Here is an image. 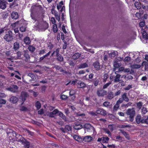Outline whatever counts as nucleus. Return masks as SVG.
Returning a JSON list of instances; mask_svg holds the SVG:
<instances>
[{
	"label": "nucleus",
	"mask_w": 148,
	"mask_h": 148,
	"mask_svg": "<svg viewBox=\"0 0 148 148\" xmlns=\"http://www.w3.org/2000/svg\"><path fill=\"white\" fill-rule=\"evenodd\" d=\"M24 41L25 44L27 45H29L30 44L31 40L30 38L28 36H26L24 39Z\"/></svg>",
	"instance_id": "nucleus-27"
},
{
	"label": "nucleus",
	"mask_w": 148,
	"mask_h": 148,
	"mask_svg": "<svg viewBox=\"0 0 148 148\" xmlns=\"http://www.w3.org/2000/svg\"><path fill=\"white\" fill-rule=\"evenodd\" d=\"M3 39L7 42H10L13 39V33L12 31L9 30L6 33L3 37Z\"/></svg>",
	"instance_id": "nucleus-1"
},
{
	"label": "nucleus",
	"mask_w": 148,
	"mask_h": 148,
	"mask_svg": "<svg viewBox=\"0 0 148 148\" xmlns=\"http://www.w3.org/2000/svg\"><path fill=\"white\" fill-rule=\"evenodd\" d=\"M132 88V85H129L127 87H126L124 88V90H128Z\"/></svg>",
	"instance_id": "nucleus-64"
},
{
	"label": "nucleus",
	"mask_w": 148,
	"mask_h": 148,
	"mask_svg": "<svg viewBox=\"0 0 148 148\" xmlns=\"http://www.w3.org/2000/svg\"><path fill=\"white\" fill-rule=\"evenodd\" d=\"M145 25V22L144 21L140 22L139 23V26L140 27H143Z\"/></svg>",
	"instance_id": "nucleus-62"
},
{
	"label": "nucleus",
	"mask_w": 148,
	"mask_h": 148,
	"mask_svg": "<svg viewBox=\"0 0 148 148\" xmlns=\"http://www.w3.org/2000/svg\"><path fill=\"white\" fill-rule=\"evenodd\" d=\"M46 50L44 49H41L39 51V55L43 54L45 53Z\"/></svg>",
	"instance_id": "nucleus-61"
},
{
	"label": "nucleus",
	"mask_w": 148,
	"mask_h": 148,
	"mask_svg": "<svg viewBox=\"0 0 148 148\" xmlns=\"http://www.w3.org/2000/svg\"><path fill=\"white\" fill-rule=\"evenodd\" d=\"M73 137L75 140L78 142L81 143L83 141V138L81 136H78L77 135H74Z\"/></svg>",
	"instance_id": "nucleus-17"
},
{
	"label": "nucleus",
	"mask_w": 148,
	"mask_h": 148,
	"mask_svg": "<svg viewBox=\"0 0 148 148\" xmlns=\"http://www.w3.org/2000/svg\"><path fill=\"white\" fill-rule=\"evenodd\" d=\"M13 134L14 136H15L16 137V140L18 142H21L22 140L24 138L21 135L18 134L15 132L13 131Z\"/></svg>",
	"instance_id": "nucleus-4"
},
{
	"label": "nucleus",
	"mask_w": 148,
	"mask_h": 148,
	"mask_svg": "<svg viewBox=\"0 0 148 148\" xmlns=\"http://www.w3.org/2000/svg\"><path fill=\"white\" fill-rule=\"evenodd\" d=\"M96 113L97 114H100L104 116L106 115L107 114L106 111L101 108H98L96 110Z\"/></svg>",
	"instance_id": "nucleus-8"
},
{
	"label": "nucleus",
	"mask_w": 148,
	"mask_h": 148,
	"mask_svg": "<svg viewBox=\"0 0 148 148\" xmlns=\"http://www.w3.org/2000/svg\"><path fill=\"white\" fill-rule=\"evenodd\" d=\"M18 87L16 85H13L12 86H10L7 88L8 90L13 93L17 92L18 89Z\"/></svg>",
	"instance_id": "nucleus-3"
},
{
	"label": "nucleus",
	"mask_w": 148,
	"mask_h": 148,
	"mask_svg": "<svg viewBox=\"0 0 148 148\" xmlns=\"http://www.w3.org/2000/svg\"><path fill=\"white\" fill-rule=\"evenodd\" d=\"M135 6L138 9H140L141 8L140 3L136 2L134 3Z\"/></svg>",
	"instance_id": "nucleus-43"
},
{
	"label": "nucleus",
	"mask_w": 148,
	"mask_h": 148,
	"mask_svg": "<svg viewBox=\"0 0 148 148\" xmlns=\"http://www.w3.org/2000/svg\"><path fill=\"white\" fill-rule=\"evenodd\" d=\"M56 57L58 61L60 62H62L63 61V58L60 54L56 56Z\"/></svg>",
	"instance_id": "nucleus-35"
},
{
	"label": "nucleus",
	"mask_w": 148,
	"mask_h": 148,
	"mask_svg": "<svg viewBox=\"0 0 148 148\" xmlns=\"http://www.w3.org/2000/svg\"><path fill=\"white\" fill-rule=\"evenodd\" d=\"M120 131L127 139L129 140L130 139L129 134L126 132L121 130H120Z\"/></svg>",
	"instance_id": "nucleus-22"
},
{
	"label": "nucleus",
	"mask_w": 148,
	"mask_h": 148,
	"mask_svg": "<svg viewBox=\"0 0 148 148\" xmlns=\"http://www.w3.org/2000/svg\"><path fill=\"white\" fill-rule=\"evenodd\" d=\"M121 76L120 75L116 74L114 79V82H119L120 81V79Z\"/></svg>",
	"instance_id": "nucleus-33"
},
{
	"label": "nucleus",
	"mask_w": 148,
	"mask_h": 148,
	"mask_svg": "<svg viewBox=\"0 0 148 148\" xmlns=\"http://www.w3.org/2000/svg\"><path fill=\"white\" fill-rule=\"evenodd\" d=\"M35 106L37 110H39L40 108L41 107V104L39 101H37L36 102L35 104Z\"/></svg>",
	"instance_id": "nucleus-38"
},
{
	"label": "nucleus",
	"mask_w": 148,
	"mask_h": 148,
	"mask_svg": "<svg viewBox=\"0 0 148 148\" xmlns=\"http://www.w3.org/2000/svg\"><path fill=\"white\" fill-rule=\"evenodd\" d=\"M42 28L46 30L49 27V24L46 21L43 22L42 23Z\"/></svg>",
	"instance_id": "nucleus-30"
},
{
	"label": "nucleus",
	"mask_w": 148,
	"mask_h": 148,
	"mask_svg": "<svg viewBox=\"0 0 148 148\" xmlns=\"http://www.w3.org/2000/svg\"><path fill=\"white\" fill-rule=\"evenodd\" d=\"M92 140V137L90 136H87L83 137V141L86 142H90Z\"/></svg>",
	"instance_id": "nucleus-11"
},
{
	"label": "nucleus",
	"mask_w": 148,
	"mask_h": 148,
	"mask_svg": "<svg viewBox=\"0 0 148 148\" xmlns=\"http://www.w3.org/2000/svg\"><path fill=\"white\" fill-rule=\"evenodd\" d=\"M100 82V79L99 78H97L94 79L92 81L94 86H97L99 84Z\"/></svg>",
	"instance_id": "nucleus-18"
},
{
	"label": "nucleus",
	"mask_w": 148,
	"mask_h": 148,
	"mask_svg": "<svg viewBox=\"0 0 148 148\" xmlns=\"http://www.w3.org/2000/svg\"><path fill=\"white\" fill-rule=\"evenodd\" d=\"M132 68L134 69H138L140 68L141 67V66L139 64H134L132 66Z\"/></svg>",
	"instance_id": "nucleus-51"
},
{
	"label": "nucleus",
	"mask_w": 148,
	"mask_h": 148,
	"mask_svg": "<svg viewBox=\"0 0 148 148\" xmlns=\"http://www.w3.org/2000/svg\"><path fill=\"white\" fill-rule=\"evenodd\" d=\"M55 6L54 5H53L52 7V9L51 10V13L52 14H54L55 11H56V10H55Z\"/></svg>",
	"instance_id": "nucleus-59"
},
{
	"label": "nucleus",
	"mask_w": 148,
	"mask_h": 148,
	"mask_svg": "<svg viewBox=\"0 0 148 148\" xmlns=\"http://www.w3.org/2000/svg\"><path fill=\"white\" fill-rule=\"evenodd\" d=\"M122 98L123 101L126 102H128L129 99L127 96V94L126 93H124L121 96Z\"/></svg>",
	"instance_id": "nucleus-25"
},
{
	"label": "nucleus",
	"mask_w": 148,
	"mask_h": 148,
	"mask_svg": "<svg viewBox=\"0 0 148 148\" xmlns=\"http://www.w3.org/2000/svg\"><path fill=\"white\" fill-rule=\"evenodd\" d=\"M28 94L26 92H23L21 93V97L23 103L24 102L26 99Z\"/></svg>",
	"instance_id": "nucleus-12"
},
{
	"label": "nucleus",
	"mask_w": 148,
	"mask_h": 148,
	"mask_svg": "<svg viewBox=\"0 0 148 148\" xmlns=\"http://www.w3.org/2000/svg\"><path fill=\"white\" fill-rule=\"evenodd\" d=\"M56 17V18L58 21H59L60 20V14H58V12L56 11H55L54 14Z\"/></svg>",
	"instance_id": "nucleus-31"
},
{
	"label": "nucleus",
	"mask_w": 148,
	"mask_h": 148,
	"mask_svg": "<svg viewBox=\"0 0 148 148\" xmlns=\"http://www.w3.org/2000/svg\"><path fill=\"white\" fill-rule=\"evenodd\" d=\"M82 125L80 123L78 122V121L75 122V125L74 127V128L75 129L79 130L82 128Z\"/></svg>",
	"instance_id": "nucleus-14"
},
{
	"label": "nucleus",
	"mask_w": 148,
	"mask_h": 148,
	"mask_svg": "<svg viewBox=\"0 0 148 148\" xmlns=\"http://www.w3.org/2000/svg\"><path fill=\"white\" fill-rule=\"evenodd\" d=\"M58 115L65 121H67V118L66 117L65 115L62 112H60Z\"/></svg>",
	"instance_id": "nucleus-26"
},
{
	"label": "nucleus",
	"mask_w": 148,
	"mask_h": 148,
	"mask_svg": "<svg viewBox=\"0 0 148 148\" xmlns=\"http://www.w3.org/2000/svg\"><path fill=\"white\" fill-rule=\"evenodd\" d=\"M60 112V111H59L58 110L55 109L52 112L53 113L52 114H53L54 115H55L57 114H58Z\"/></svg>",
	"instance_id": "nucleus-56"
},
{
	"label": "nucleus",
	"mask_w": 148,
	"mask_h": 148,
	"mask_svg": "<svg viewBox=\"0 0 148 148\" xmlns=\"http://www.w3.org/2000/svg\"><path fill=\"white\" fill-rule=\"evenodd\" d=\"M135 112L134 110L132 109H129L127 110V114L129 115V120L131 121H133L134 120V117L135 116Z\"/></svg>",
	"instance_id": "nucleus-2"
},
{
	"label": "nucleus",
	"mask_w": 148,
	"mask_h": 148,
	"mask_svg": "<svg viewBox=\"0 0 148 148\" xmlns=\"http://www.w3.org/2000/svg\"><path fill=\"white\" fill-rule=\"evenodd\" d=\"M20 110L23 111H26L27 110V109L25 106H22Z\"/></svg>",
	"instance_id": "nucleus-54"
},
{
	"label": "nucleus",
	"mask_w": 148,
	"mask_h": 148,
	"mask_svg": "<svg viewBox=\"0 0 148 148\" xmlns=\"http://www.w3.org/2000/svg\"><path fill=\"white\" fill-rule=\"evenodd\" d=\"M22 144L24 145L25 147L29 148L30 147V142L24 138L21 142Z\"/></svg>",
	"instance_id": "nucleus-10"
},
{
	"label": "nucleus",
	"mask_w": 148,
	"mask_h": 148,
	"mask_svg": "<svg viewBox=\"0 0 148 148\" xmlns=\"http://www.w3.org/2000/svg\"><path fill=\"white\" fill-rule=\"evenodd\" d=\"M110 102L108 101H106L103 103V106H104L107 107L110 106Z\"/></svg>",
	"instance_id": "nucleus-46"
},
{
	"label": "nucleus",
	"mask_w": 148,
	"mask_h": 148,
	"mask_svg": "<svg viewBox=\"0 0 148 148\" xmlns=\"http://www.w3.org/2000/svg\"><path fill=\"white\" fill-rule=\"evenodd\" d=\"M56 69L60 72L64 71V70L62 68L59 66L57 65L55 66Z\"/></svg>",
	"instance_id": "nucleus-40"
},
{
	"label": "nucleus",
	"mask_w": 148,
	"mask_h": 148,
	"mask_svg": "<svg viewBox=\"0 0 148 148\" xmlns=\"http://www.w3.org/2000/svg\"><path fill=\"white\" fill-rule=\"evenodd\" d=\"M77 88H84L86 87V85L84 82L79 81L77 83Z\"/></svg>",
	"instance_id": "nucleus-16"
},
{
	"label": "nucleus",
	"mask_w": 148,
	"mask_h": 148,
	"mask_svg": "<svg viewBox=\"0 0 148 148\" xmlns=\"http://www.w3.org/2000/svg\"><path fill=\"white\" fill-rule=\"evenodd\" d=\"M20 48V45L19 42L16 41L13 44V49L15 51L18 50Z\"/></svg>",
	"instance_id": "nucleus-15"
},
{
	"label": "nucleus",
	"mask_w": 148,
	"mask_h": 148,
	"mask_svg": "<svg viewBox=\"0 0 148 148\" xmlns=\"http://www.w3.org/2000/svg\"><path fill=\"white\" fill-rule=\"evenodd\" d=\"M20 30L21 32H25L26 30V27L25 25H22L20 28Z\"/></svg>",
	"instance_id": "nucleus-37"
},
{
	"label": "nucleus",
	"mask_w": 148,
	"mask_h": 148,
	"mask_svg": "<svg viewBox=\"0 0 148 148\" xmlns=\"http://www.w3.org/2000/svg\"><path fill=\"white\" fill-rule=\"evenodd\" d=\"M104 131L106 133L109 135V136H111V133L110 132V131L108 129H105Z\"/></svg>",
	"instance_id": "nucleus-60"
},
{
	"label": "nucleus",
	"mask_w": 148,
	"mask_h": 148,
	"mask_svg": "<svg viewBox=\"0 0 148 148\" xmlns=\"http://www.w3.org/2000/svg\"><path fill=\"white\" fill-rule=\"evenodd\" d=\"M31 17L35 21H36L37 20V19L36 16H35L34 14L32 13L31 14Z\"/></svg>",
	"instance_id": "nucleus-52"
},
{
	"label": "nucleus",
	"mask_w": 148,
	"mask_h": 148,
	"mask_svg": "<svg viewBox=\"0 0 148 148\" xmlns=\"http://www.w3.org/2000/svg\"><path fill=\"white\" fill-rule=\"evenodd\" d=\"M28 49L29 51L32 52H33L36 49L35 47L33 46L32 45H29Z\"/></svg>",
	"instance_id": "nucleus-36"
},
{
	"label": "nucleus",
	"mask_w": 148,
	"mask_h": 148,
	"mask_svg": "<svg viewBox=\"0 0 148 148\" xmlns=\"http://www.w3.org/2000/svg\"><path fill=\"white\" fill-rule=\"evenodd\" d=\"M81 54L79 53H75L74 55L72 56V58L74 60H77V59L79 58Z\"/></svg>",
	"instance_id": "nucleus-23"
},
{
	"label": "nucleus",
	"mask_w": 148,
	"mask_h": 148,
	"mask_svg": "<svg viewBox=\"0 0 148 148\" xmlns=\"http://www.w3.org/2000/svg\"><path fill=\"white\" fill-rule=\"evenodd\" d=\"M23 51H18L17 52L16 54L17 55V58L18 59H22V57L23 56Z\"/></svg>",
	"instance_id": "nucleus-28"
},
{
	"label": "nucleus",
	"mask_w": 148,
	"mask_h": 148,
	"mask_svg": "<svg viewBox=\"0 0 148 148\" xmlns=\"http://www.w3.org/2000/svg\"><path fill=\"white\" fill-rule=\"evenodd\" d=\"M111 84V82H109L104 84L103 87V89L106 88Z\"/></svg>",
	"instance_id": "nucleus-50"
},
{
	"label": "nucleus",
	"mask_w": 148,
	"mask_h": 148,
	"mask_svg": "<svg viewBox=\"0 0 148 148\" xmlns=\"http://www.w3.org/2000/svg\"><path fill=\"white\" fill-rule=\"evenodd\" d=\"M25 132H27L28 133V134L29 135H30L32 136H34V132H32L30 131H29V130H28L27 129H25Z\"/></svg>",
	"instance_id": "nucleus-44"
},
{
	"label": "nucleus",
	"mask_w": 148,
	"mask_h": 148,
	"mask_svg": "<svg viewBox=\"0 0 148 148\" xmlns=\"http://www.w3.org/2000/svg\"><path fill=\"white\" fill-rule=\"evenodd\" d=\"M147 112V109L145 107H143L142 109V114H144Z\"/></svg>",
	"instance_id": "nucleus-49"
},
{
	"label": "nucleus",
	"mask_w": 148,
	"mask_h": 148,
	"mask_svg": "<svg viewBox=\"0 0 148 148\" xmlns=\"http://www.w3.org/2000/svg\"><path fill=\"white\" fill-rule=\"evenodd\" d=\"M93 65L96 70L98 71L100 69L99 63L97 61L95 62Z\"/></svg>",
	"instance_id": "nucleus-20"
},
{
	"label": "nucleus",
	"mask_w": 148,
	"mask_h": 148,
	"mask_svg": "<svg viewBox=\"0 0 148 148\" xmlns=\"http://www.w3.org/2000/svg\"><path fill=\"white\" fill-rule=\"evenodd\" d=\"M7 3L5 1H0V8L4 10L6 7Z\"/></svg>",
	"instance_id": "nucleus-21"
},
{
	"label": "nucleus",
	"mask_w": 148,
	"mask_h": 148,
	"mask_svg": "<svg viewBox=\"0 0 148 148\" xmlns=\"http://www.w3.org/2000/svg\"><path fill=\"white\" fill-rule=\"evenodd\" d=\"M65 128L66 132L67 131H69L71 130L72 129L71 127L68 125H66Z\"/></svg>",
	"instance_id": "nucleus-45"
},
{
	"label": "nucleus",
	"mask_w": 148,
	"mask_h": 148,
	"mask_svg": "<svg viewBox=\"0 0 148 148\" xmlns=\"http://www.w3.org/2000/svg\"><path fill=\"white\" fill-rule=\"evenodd\" d=\"M55 54H56V56L60 54L59 53V49L58 48L56 49L55 50L53 51Z\"/></svg>",
	"instance_id": "nucleus-53"
},
{
	"label": "nucleus",
	"mask_w": 148,
	"mask_h": 148,
	"mask_svg": "<svg viewBox=\"0 0 148 148\" xmlns=\"http://www.w3.org/2000/svg\"><path fill=\"white\" fill-rule=\"evenodd\" d=\"M47 47L50 50H51L53 48L54 46L52 44L51 42H49L47 45Z\"/></svg>",
	"instance_id": "nucleus-48"
},
{
	"label": "nucleus",
	"mask_w": 148,
	"mask_h": 148,
	"mask_svg": "<svg viewBox=\"0 0 148 148\" xmlns=\"http://www.w3.org/2000/svg\"><path fill=\"white\" fill-rule=\"evenodd\" d=\"M143 37V38H147V35L146 31L144 30L142 32Z\"/></svg>",
	"instance_id": "nucleus-42"
},
{
	"label": "nucleus",
	"mask_w": 148,
	"mask_h": 148,
	"mask_svg": "<svg viewBox=\"0 0 148 148\" xmlns=\"http://www.w3.org/2000/svg\"><path fill=\"white\" fill-rule=\"evenodd\" d=\"M51 21L52 24H53V25L56 24L55 23L56 22V21L54 17H51Z\"/></svg>",
	"instance_id": "nucleus-63"
},
{
	"label": "nucleus",
	"mask_w": 148,
	"mask_h": 148,
	"mask_svg": "<svg viewBox=\"0 0 148 148\" xmlns=\"http://www.w3.org/2000/svg\"><path fill=\"white\" fill-rule=\"evenodd\" d=\"M108 78V75L106 74H105L103 75V82H106L107 80V79Z\"/></svg>",
	"instance_id": "nucleus-58"
},
{
	"label": "nucleus",
	"mask_w": 148,
	"mask_h": 148,
	"mask_svg": "<svg viewBox=\"0 0 148 148\" xmlns=\"http://www.w3.org/2000/svg\"><path fill=\"white\" fill-rule=\"evenodd\" d=\"M88 66V64L86 63H84L79 64L78 66V68L79 69H83Z\"/></svg>",
	"instance_id": "nucleus-29"
},
{
	"label": "nucleus",
	"mask_w": 148,
	"mask_h": 148,
	"mask_svg": "<svg viewBox=\"0 0 148 148\" xmlns=\"http://www.w3.org/2000/svg\"><path fill=\"white\" fill-rule=\"evenodd\" d=\"M102 143H105L108 142V141L109 140V138L108 137H102Z\"/></svg>",
	"instance_id": "nucleus-39"
},
{
	"label": "nucleus",
	"mask_w": 148,
	"mask_h": 148,
	"mask_svg": "<svg viewBox=\"0 0 148 148\" xmlns=\"http://www.w3.org/2000/svg\"><path fill=\"white\" fill-rule=\"evenodd\" d=\"M60 98L62 100H66L68 98V97L64 95H61Z\"/></svg>",
	"instance_id": "nucleus-47"
},
{
	"label": "nucleus",
	"mask_w": 148,
	"mask_h": 148,
	"mask_svg": "<svg viewBox=\"0 0 148 148\" xmlns=\"http://www.w3.org/2000/svg\"><path fill=\"white\" fill-rule=\"evenodd\" d=\"M64 44L62 48L63 49H65L67 47V42L66 41L64 40L63 41Z\"/></svg>",
	"instance_id": "nucleus-57"
},
{
	"label": "nucleus",
	"mask_w": 148,
	"mask_h": 148,
	"mask_svg": "<svg viewBox=\"0 0 148 148\" xmlns=\"http://www.w3.org/2000/svg\"><path fill=\"white\" fill-rule=\"evenodd\" d=\"M53 32L54 33H57L58 31L57 25L56 24L53 25L52 28Z\"/></svg>",
	"instance_id": "nucleus-32"
},
{
	"label": "nucleus",
	"mask_w": 148,
	"mask_h": 148,
	"mask_svg": "<svg viewBox=\"0 0 148 148\" xmlns=\"http://www.w3.org/2000/svg\"><path fill=\"white\" fill-rule=\"evenodd\" d=\"M120 105L116 103L115 105L114 106L113 108V110L114 112L116 111L119 108Z\"/></svg>",
	"instance_id": "nucleus-41"
},
{
	"label": "nucleus",
	"mask_w": 148,
	"mask_h": 148,
	"mask_svg": "<svg viewBox=\"0 0 148 148\" xmlns=\"http://www.w3.org/2000/svg\"><path fill=\"white\" fill-rule=\"evenodd\" d=\"M108 128L112 132L114 130V127L113 125H109Z\"/></svg>",
	"instance_id": "nucleus-55"
},
{
	"label": "nucleus",
	"mask_w": 148,
	"mask_h": 148,
	"mask_svg": "<svg viewBox=\"0 0 148 148\" xmlns=\"http://www.w3.org/2000/svg\"><path fill=\"white\" fill-rule=\"evenodd\" d=\"M103 88L97 90V95L99 97H103L106 95L107 92Z\"/></svg>",
	"instance_id": "nucleus-5"
},
{
	"label": "nucleus",
	"mask_w": 148,
	"mask_h": 148,
	"mask_svg": "<svg viewBox=\"0 0 148 148\" xmlns=\"http://www.w3.org/2000/svg\"><path fill=\"white\" fill-rule=\"evenodd\" d=\"M84 128L87 130H90L92 128L91 125L89 123L85 124L84 126Z\"/></svg>",
	"instance_id": "nucleus-34"
},
{
	"label": "nucleus",
	"mask_w": 148,
	"mask_h": 148,
	"mask_svg": "<svg viewBox=\"0 0 148 148\" xmlns=\"http://www.w3.org/2000/svg\"><path fill=\"white\" fill-rule=\"evenodd\" d=\"M114 97V93L112 91H110L108 92L107 98L109 99H112Z\"/></svg>",
	"instance_id": "nucleus-24"
},
{
	"label": "nucleus",
	"mask_w": 148,
	"mask_h": 148,
	"mask_svg": "<svg viewBox=\"0 0 148 148\" xmlns=\"http://www.w3.org/2000/svg\"><path fill=\"white\" fill-rule=\"evenodd\" d=\"M27 78L29 79V82L35 81L36 80L35 76L32 73H29L28 74Z\"/></svg>",
	"instance_id": "nucleus-9"
},
{
	"label": "nucleus",
	"mask_w": 148,
	"mask_h": 148,
	"mask_svg": "<svg viewBox=\"0 0 148 148\" xmlns=\"http://www.w3.org/2000/svg\"><path fill=\"white\" fill-rule=\"evenodd\" d=\"M23 55L22 60L28 62L29 60L30 57L27 52L25 51H23Z\"/></svg>",
	"instance_id": "nucleus-6"
},
{
	"label": "nucleus",
	"mask_w": 148,
	"mask_h": 148,
	"mask_svg": "<svg viewBox=\"0 0 148 148\" xmlns=\"http://www.w3.org/2000/svg\"><path fill=\"white\" fill-rule=\"evenodd\" d=\"M136 121L137 124H139L140 123H144V119L141 118L140 115L138 114L136 118Z\"/></svg>",
	"instance_id": "nucleus-7"
},
{
	"label": "nucleus",
	"mask_w": 148,
	"mask_h": 148,
	"mask_svg": "<svg viewBox=\"0 0 148 148\" xmlns=\"http://www.w3.org/2000/svg\"><path fill=\"white\" fill-rule=\"evenodd\" d=\"M18 13L15 12H13L11 14V17L13 19L16 20L18 18Z\"/></svg>",
	"instance_id": "nucleus-13"
},
{
	"label": "nucleus",
	"mask_w": 148,
	"mask_h": 148,
	"mask_svg": "<svg viewBox=\"0 0 148 148\" xmlns=\"http://www.w3.org/2000/svg\"><path fill=\"white\" fill-rule=\"evenodd\" d=\"M18 101V98L15 96H12L10 98V101L12 103L14 104H15L17 103Z\"/></svg>",
	"instance_id": "nucleus-19"
}]
</instances>
